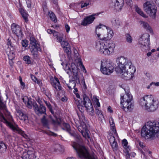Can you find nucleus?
Listing matches in <instances>:
<instances>
[{
  "mask_svg": "<svg viewBox=\"0 0 159 159\" xmlns=\"http://www.w3.org/2000/svg\"><path fill=\"white\" fill-rule=\"evenodd\" d=\"M7 148L6 144L3 142L0 143V152H4L6 151Z\"/></svg>",
  "mask_w": 159,
  "mask_h": 159,
  "instance_id": "nucleus-33",
  "label": "nucleus"
},
{
  "mask_svg": "<svg viewBox=\"0 0 159 159\" xmlns=\"http://www.w3.org/2000/svg\"><path fill=\"white\" fill-rule=\"evenodd\" d=\"M141 136L146 139H154L159 136V122L149 121L146 123L141 131Z\"/></svg>",
  "mask_w": 159,
  "mask_h": 159,
  "instance_id": "nucleus-3",
  "label": "nucleus"
},
{
  "mask_svg": "<svg viewBox=\"0 0 159 159\" xmlns=\"http://www.w3.org/2000/svg\"><path fill=\"white\" fill-rule=\"evenodd\" d=\"M130 151V150H128V151L127 150H124L126 159H131L130 158V156H132V155L129 153Z\"/></svg>",
  "mask_w": 159,
  "mask_h": 159,
  "instance_id": "nucleus-38",
  "label": "nucleus"
},
{
  "mask_svg": "<svg viewBox=\"0 0 159 159\" xmlns=\"http://www.w3.org/2000/svg\"><path fill=\"white\" fill-rule=\"evenodd\" d=\"M124 90L126 93L124 95L121 96V106L125 112L131 111L134 108V105L131 102L132 96L130 93H127L125 89Z\"/></svg>",
  "mask_w": 159,
  "mask_h": 159,
  "instance_id": "nucleus-7",
  "label": "nucleus"
},
{
  "mask_svg": "<svg viewBox=\"0 0 159 159\" xmlns=\"http://www.w3.org/2000/svg\"><path fill=\"white\" fill-rule=\"evenodd\" d=\"M33 106L35 112L37 115L40 116L43 114H46V107L43 105H40L39 107L36 103L34 102Z\"/></svg>",
  "mask_w": 159,
  "mask_h": 159,
  "instance_id": "nucleus-14",
  "label": "nucleus"
},
{
  "mask_svg": "<svg viewBox=\"0 0 159 159\" xmlns=\"http://www.w3.org/2000/svg\"><path fill=\"white\" fill-rule=\"evenodd\" d=\"M93 99L95 102H97V101H99V99H98L97 96H93Z\"/></svg>",
  "mask_w": 159,
  "mask_h": 159,
  "instance_id": "nucleus-61",
  "label": "nucleus"
},
{
  "mask_svg": "<svg viewBox=\"0 0 159 159\" xmlns=\"http://www.w3.org/2000/svg\"><path fill=\"white\" fill-rule=\"evenodd\" d=\"M108 110L110 112H112V111L111 109V107L110 106H109L108 108Z\"/></svg>",
  "mask_w": 159,
  "mask_h": 159,
  "instance_id": "nucleus-62",
  "label": "nucleus"
},
{
  "mask_svg": "<svg viewBox=\"0 0 159 159\" xmlns=\"http://www.w3.org/2000/svg\"><path fill=\"white\" fill-rule=\"evenodd\" d=\"M76 102L78 109L81 112L83 111V108L85 107L87 111L89 112V115L91 116L94 115V111L92 103L90 99L86 95H83V101L78 100V101L76 100Z\"/></svg>",
  "mask_w": 159,
  "mask_h": 159,
  "instance_id": "nucleus-6",
  "label": "nucleus"
},
{
  "mask_svg": "<svg viewBox=\"0 0 159 159\" xmlns=\"http://www.w3.org/2000/svg\"><path fill=\"white\" fill-rule=\"evenodd\" d=\"M54 30H52L51 29H48L47 30V32L49 34H53V33Z\"/></svg>",
  "mask_w": 159,
  "mask_h": 159,
  "instance_id": "nucleus-59",
  "label": "nucleus"
},
{
  "mask_svg": "<svg viewBox=\"0 0 159 159\" xmlns=\"http://www.w3.org/2000/svg\"><path fill=\"white\" fill-rule=\"evenodd\" d=\"M30 49L34 58H36L38 57V52L40 51L41 49L34 38L30 37Z\"/></svg>",
  "mask_w": 159,
  "mask_h": 159,
  "instance_id": "nucleus-9",
  "label": "nucleus"
},
{
  "mask_svg": "<svg viewBox=\"0 0 159 159\" xmlns=\"http://www.w3.org/2000/svg\"><path fill=\"white\" fill-rule=\"evenodd\" d=\"M143 10L147 14L151 16H155L157 11L155 6L150 2H147L143 4Z\"/></svg>",
  "mask_w": 159,
  "mask_h": 159,
  "instance_id": "nucleus-12",
  "label": "nucleus"
},
{
  "mask_svg": "<svg viewBox=\"0 0 159 159\" xmlns=\"http://www.w3.org/2000/svg\"><path fill=\"white\" fill-rule=\"evenodd\" d=\"M7 43L8 47L13 48L14 49H15L16 48L15 46L13 45V44H12L11 42L9 39H8Z\"/></svg>",
  "mask_w": 159,
  "mask_h": 159,
  "instance_id": "nucleus-42",
  "label": "nucleus"
},
{
  "mask_svg": "<svg viewBox=\"0 0 159 159\" xmlns=\"http://www.w3.org/2000/svg\"><path fill=\"white\" fill-rule=\"evenodd\" d=\"M54 148L56 151L58 150L59 151L62 152L64 150V147L62 145L59 144H56L54 146Z\"/></svg>",
  "mask_w": 159,
  "mask_h": 159,
  "instance_id": "nucleus-36",
  "label": "nucleus"
},
{
  "mask_svg": "<svg viewBox=\"0 0 159 159\" xmlns=\"http://www.w3.org/2000/svg\"><path fill=\"white\" fill-rule=\"evenodd\" d=\"M125 41L129 43H131L133 41V38L129 33H126L125 35Z\"/></svg>",
  "mask_w": 159,
  "mask_h": 159,
  "instance_id": "nucleus-27",
  "label": "nucleus"
},
{
  "mask_svg": "<svg viewBox=\"0 0 159 159\" xmlns=\"http://www.w3.org/2000/svg\"><path fill=\"white\" fill-rule=\"evenodd\" d=\"M63 34H61L59 36L56 38L57 41L61 43L62 41V39H63Z\"/></svg>",
  "mask_w": 159,
  "mask_h": 159,
  "instance_id": "nucleus-43",
  "label": "nucleus"
},
{
  "mask_svg": "<svg viewBox=\"0 0 159 159\" xmlns=\"http://www.w3.org/2000/svg\"><path fill=\"white\" fill-rule=\"evenodd\" d=\"M22 45L23 47H26L27 46V44L26 42L25 41L23 40L22 42Z\"/></svg>",
  "mask_w": 159,
  "mask_h": 159,
  "instance_id": "nucleus-54",
  "label": "nucleus"
},
{
  "mask_svg": "<svg viewBox=\"0 0 159 159\" xmlns=\"http://www.w3.org/2000/svg\"><path fill=\"white\" fill-rule=\"evenodd\" d=\"M67 159H76L75 157H69Z\"/></svg>",
  "mask_w": 159,
  "mask_h": 159,
  "instance_id": "nucleus-64",
  "label": "nucleus"
},
{
  "mask_svg": "<svg viewBox=\"0 0 159 159\" xmlns=\"http://www.w3.org/2000/svg\"><path fill=\"white\" fill-rule=\"evenodd\" d=\"M61 44L63 48L69 46L68 42L66 41H63L61 42Z\"/></svg>",
  "mask_w": 159,
  "mask_h": 159,
  "instance_id": "nucleus-41",
  "label": "nucleus"
},
{
  "mask_svg": "<svg viewBox=\"0 0 159 159\" xmlns=\"http://www.w3.org/2000/svg\"><path fill=\"white\" fill-rule=\"evenodd\" d=\"M23 60L26 64H29L31 63V58L28 56L26 55L24 56L23 57Z\"/></svg>",
  "mask_w": 159,
  "mask_h": 159,
  "instance_id": "nucleus-35",
  "label": "nucleus"
},
{
  "mask_svg": "<svg viewBox=\"0 0 159 159\" xmlns=\"http://www.w3.org/2000/svg\"><path fill=\"white\" fill-rule=\"evenodd\" d=\"M80 132L82 134L83 136L86 139H89L91 140V139L90 136V131L87 128L85 125H84L83 129L81 130Z\"/></svg>",
  "mask_w": 159,
  "mask_h": 159,
  "instance_id": "nucleus-20",
  "label": "nucleus"
},
{
  "mask_svg": "<svg viewBox=\"0 0 159 159\" xmlns=\"http://www.w3.org/2000/svg\"><path fill=\"white\" fill-rule=\"evenodd\" d=\"M0 108L3 110H6V106L3 103H2L0 105Z\"/></svg>",
  "mask_w": 159,
  "mask_h": 159,
  "instance_id": "nucleus-51",
  "label": "nucleus"
},
{
  "mask_svg": "<svg viewBox=\"0 0 159 159\" xmlns=\"http://www.w3.org/2000/svg\"><path fill=\"white\" fill-rule=\"evenodd\" d=\"M78 61H79V64L82 66V68L83 69L85 70L84 66L83 65L82 62L81 60L80 59H78Z\"/></svg>",
  "mask_w": 159,
  "mask_h": 159,
  "instance_id": "nucleus-53",
  "label": "nucleus"
},
{
  "mask_svg": "<svg viewBox=\"0 0 159 159\" xmlns=\"http://www.w3.org/2000/svg\"><path fill=\"white\" fill-rule=\"evenodd\" d=\"M73 66H75L74 68L72 67L71 69L68 65H66V67L64 68V70H65L66 73L68 75H70L72 73L73 74L72 80H70L69 83L66 84L69 89H73L75 86V80L76 81L77 80H79L78 77V70L77 68L74 64H71V67H72Z\"/></svg>",
  "mask_w": 159,
  "mask_h": 159,
  "instance_id": "nucleus-8",
  "label": "nucleus"
},
{
  "mask_svg": "<svg viewBox=\"0 0 159 159\" xmlns=\"http://www.w3.org/2000/svg\"><path fill=\"white\" fill-rule=\"evenodd\" d=\"M22 100L28 108L30 109L32 108L33 104L31 100V99L29 98L27 96H25L22 98Z\"/></svg>",
  "mask_w": 159,
  "mask_h": 159,
  "instance_id": "nucleus-23",
  "label": "nucleus"
},
{
  "mask_svg": "<svg viewBox=\"0 0 159 159\" xmlns=\"http://www.w3.org/2000/svg\"><path fill=\"white\" fill-rule=\"evenodd\" d=\"M99 14L96 13L89 16L84 18L82 21L81 25L83 26H87L92 23L95 19V16L98 15Z\"/></svg>",
  "mask_w": 159,
  "mask_h": 159,
  "instance_id": "nucleus-13",
  "label": "nucleus"
},
{
  "mask_svg": "<svg viewBox=\"0 0 159 159\" xmlns=\"http://www.w3.org/2000/svg\"><path fill=\"white\" fill-rule=\"evenodd\" d=\"M37 101L38 102V103L39 104V106H40V105H43V104H42V102L39 98H38L37 99Z\"/></svg>",
  "mask_w": 159,
  "mask_h": 159,
  "instance_id": "nucleus-60",
  "label": "nucleus"
},
{
  "mask_svg": "<svg viewBox=\"0 0 159 159\" xmlns=\"http://www.w3.org/2000/svg\"><path fill=\"white\" fill-rule=\"evenodd\" d=\"M48 15L51 19L55 22L56 21V16L55 14L53 13L51 11H48Z\"/></svg>",
  "mask_w": 159,
  "mask_h": 159,
  "instance_id": "nucleus-34",
  "label": "nucleus"
},
{
  "mask_svg": "<svg viewBox=\"0 0 159 159\" xmlns=\"http://www.w3.org/2000/svg\"><path fill=\"white\" fill-rule=\"evenodd\" d=\"M8 58L9 60H12L15 57V53L14 51H11L10 52V54L8 55Z\"/></svg>",
  "mask_w": 159,
  "mask_h": 159,
  "instance_id": "nucleus-37",
  "label": "nucleus"
},
{
  "mask_svg": "<svg viewBox=\"0 0 159 159\" xmlns=\"http://www.w3.org/2000/svg\"><path fill=\"white\" fill-rule=\"evenodd\" d=\"M64 49L65 52L68 55H69L71 54V50L69 46L65 48H64Z\"/></svg>",
  "mask_w": 159,
  "mask_h": 159,
  "instance_id": "nucleus-40",
  "label": "nucleus"
},
{
  "mask_svg": "<svg viewBox=\"0 0 159 159\" xmlns=\"http://www.w3.org/2000/svg\"><path fill=\"white\" fill-rule=\"evenodd\" d=\"M36 154L37 153L34 151H28L23 153L21 157L22 159H38Z\"/></svg>",
  "mask_w": 159,
  "mask_h": 159,
  "instance_id": "nucleus-15",
  "label": "nucleus"
},
{
  "mask_svg": "<svg viewBox=\"0 0 159 159\" xmlns=\"http://www.w3.org/2000/svg\"><path fill=\"white\" fill-rule=\"evenodd\" d=\"M128 143L126 139H124L123 140L122 144L124 148V150H127L128 151V150H130V148L128 145Z\"/></svg>",
  "mask_w": 159,
  "mask_h": 159,
  "instance_id": "nucleus-30",
  "label": "nucleus"
},
{
  "mask_svg": "<svg viewBox=\"0 0 159 159\" xmlns=\"http://www.w3.org/2000/svg\"><path fill=\"white\" fill-rule=\"evenodd\" d=\"M44 101L48 109L51 108L52 107L50 103L49 102H48L47 101Z\"/></svg>",
  "mask_w": 159,
  "mask_h": 159,
  "instance_id": "nucleus-49",
  "label": "nucleus"
},
{
  "mask_svg": "<svg viewBox=\"0 0 159 159\" xmlns=\"http://www.w3.org/2000/svg\"><path fill=\"white\" fill-rule=\"evenodd\" d=\"M79 119L81 121H82L84 123L86 121V118L84 115L81 113V115L79 116Z\"/></svg>",
  "mask_w": 159,
  "mask_h": 159,
  "instance_id": "nucleus-39",
  "label": "nucleus"
},
{
  "mask_svg": "<svg viewBox=\"0 0 159 159\" xmlns=\"http://www.w3.org/2000/svg\"><path fill=\"white\" fill-rule=\"evenodd\" d=\"M95 32L100 41L96 42V48L105 55H109L113 52L115 45L111 41L108 40L111 38L113 34L109 27L100 24L96 26Z\"/></svg>",
  "mask_w": 159,
  "mask_h": 159,
  "instance_id": "nucleus-1",
  "label": "nucleus"
},
{
  "mask_svg": "<svg viewBox=\"0 0 159 159\" xmlns=\"http://www.w3.org/2000/svg\"><path fill=\"white\" fill-rule=\"evenodd\" d=\"M111 22L113 26L118 28L121 25L120 21L119 19H116L113 20Z\"/></svg>",
  "mask_w": 159,
  "mask_h": 159,
  "instance_id": "nucleus-31",
  "label": "nucleus"
},
{
  "mask_svg": "<svg viewBox=\"0 0 159 159\" xmlns=\"http://www.w3.org/2000/svg\"><path fill=\"white\" fill-rule=\"evenodd\" d=\"M139 103L145 110L149 112H153L158 108L159 102L152 95L144 96L140 99Z\"/></svg>",
  "mask_w": 159,
  "mask_h": 159,
  "instance_id": "nucleus-4",
  "label": "nucleus"
},
{
  "mask_svg": "<svg viewBox=\"0 0 159 159\" xmlns=\"http://www.w3.org/2000/svg\"><path fill=\"white\" fill-rule=\"evenodd\" d=\"M140 24L143 25V28H144L145 29L148 30L149 32L150 33L152 32V29L147 23L143 21H141L140 22Z\"/></svg>",
  "mask_w": 159,
  "mask_h": 159,
  "instance_id": "nucleus-25",
  "label": "nucleus"
},
{
  "mask_svg": "<svg viewBox=\"0 0 159 159\" xmlns=\"http://www.w3.org/2000/svg\"><path fill=\"white\" fill-rule=\"evenodd\" d=\"M49 111L52 114L53 116H50L49 117L52 120V123L54 124H60L61 122V120L59 118H58L56 116H54V113L53 111L52 107L49 109Z\"/></svg>",
  "mask_w": 159,
  "mask_h": 159,
  "instance_id": "nucleus-19",
  "label": "nucleus"
},
{
  "mask_svg": "<svg viewBox=\"0 0 159 159\" xmlns=\"http://www.w3.org/2000/svg\"><path fill=\"white\" fill-rule=\"evenodd\" d=\"M41 122L43 124V125L48 129H49L48 126V121L45 118V116H44L43 118L41 119Z\"/></svg>",
  "mask_w": 159,
  "mask_h": 159,
  "instance_id": "nucleus-32",
  "label": "nucleus"
},
{
  "mask_svg": "<svg viewBox=\"0 0 159 159\" xmlns=\"http://www.w3.org/2000/svg\"><path fill=\"white\" fill-rule=\"evenodd\" d=\"M81 8H83L85 7H86L88 6L89 4V3H84L83 2H81Z\"/></svg>",
  "mask_w": 159,
  "mask_h": 159,
  "instance_id": "nucleus-45",
  "label": "nucleus"
},
{
  "mask_svg": "<svg viewBox=\"0 0 159 159\" xmlns=\"http://www.w3.org/2000/svg\"><path fill=\"white\" fill-rule=\"evenodd\" d=\"M111 129L114 132L116 133V131L115 128L114 122L112 117H111L109 119Z\"/></svg>",
  "mask_w": 159,
  "mask_h": 159,
  "instance_id": "nucleus-28",
  "label": "nucleus"
},
{
  "mask_svg": "<svg viewBox=\"0 0 159 159\" xmlns=\"http://www.w3.org/2000/svg\"><path fill=\"white\" fill-rule=\"evenodd\" d=\"M19 11L22 15V17L25 20V22L28 21V15L24 9L22 8H20Z\"/></svg>",
  "mask_w": 159,
  "mask_h": 159,
  "instance_id": "nucleus-24",
  "label": "nucleus"
},
{
  "mask_svg": "<svg viewBox=\"0 0 159 159\" xmlns=\"http://www.w3.org/2000/svg\"><path fill=\"white\" fill-rule=\"evenodd\" d=\"M50 80L51 84L56 90H61L62 87L61 86L60 82L57 78L55 77L54 78H51Z\"/></svg>",
  "mask_w": 159,
  "mask_h": 159,
  "instance_id": "nucleus-16",
  "label": "nucleus"
},
{
  "mask_svg": "<svg viewBox=\"0 0 159 159\" xmlns=\"http://www.w3.org/2000/svg\"><path fill=\"white\" fill-rule=\"evenodd\" d=\"M111 3L116 10L121 9L124 5L123 0H111Z\"/></svg>",
  "mask_w": 159,
  "mask_h": 159,
  "instance_id": "nucleus-18",
  "label": "nucleus"
},
{
  "mask_svg": "<svg viewBox=\"0 0 159 159\" xmlns=\"http://www.w3.org/2000/svg\"><path fill=\"white\" fill-rule=\"evenodd\" d=\"M65 27L66 32L68 33L70 30L69 26L67 24H66L65 25Z\"/></svg>",
  "mask_w": 159,
  "mask_h": 159,
  "instance_id": "nucleus-56",
  "label": "nucleus"
},
{
  "mask_svg": "<svg viewBox=\"0 0 159 159\" xmlns=\"http://www.w3.org/2000/svg\"><path fill=\"white\" fill-rule=\"evenodd\" d=\"M31 77L32 80L34 81L36 83V81H38L37 80V79L34 75H31Z\"/></svg>",
  "mask_w": 159,
  "mask_h": 159,
  "instance_id": "nucleus-50",
  "label": "nucleus"
},
{
  "mask_svg": "<svg viewBox=\"0 0 159 159\" xmlns=\"http://www.w3.org/2000/svg\"><path fill=\"white\" fill-rule=\"evenodd\" d=\"M152 84H154L156 86H159V82L155 83V82H152L150 83V85H152Z\"/></svg>",
  "mask_w": 159,
  "mask_h": 159,
  "instance_id": "nucleus-55",
  "label": "nucleus"
},
{
  "mask_svg": "<svg viewBox=\"0 0 159 159\" xmlns=\"http://www.w3.org/2000/svg\"><path fill=\"white\" fill-rule=\"evenodd\" d=\"M78 61H79V64L82 66V68L83 69L85 70L84 66L83 65L82 62L81 60L80 59H78Z\"/></svg>",
  "mask_w": 159,
  "mask_h": 159,
  "instance_id": "nucleus-52",
  "label": "nucleus"
},
{
  "mask_svg": "<svg viewBox=\"0 0 159 159\" xmlns=\"http://www.w3.org/2000/svg\"><path fill=\"white\" fill-rule=\"evenodd\" d=\"M134 8L136 11L140 16L145 17L147 18L148 16L145 14L137 6L135 5Z\"/></svg>",
  "mask_w": 159,
  "mask_h": 159,
  "instance_id": "nucleus-26",
  "label": "nucleus"
},
{
  "mask_svg": "<svg viewBox=\"0 0 159 159\" xmlns=\"http://www.w3.org/2000/svg\"><path fill=\"white\" fill-rule=\"evenodd\" d=\"M143 142H139V146L142 148H143L145 147V145H143Z\"/></svg>",
  "mask_w": 159,
  "mask_h": 159,
  "instance_id": "nucleus-57",
  "label": "nucleus"
},
{
  "mask_svg": "<svg viewBox=\"0 0 159 159\" xmlns=\"http://www.w3.org/2000/svg\"><path fill=\"white\" fill-rule=\"evenodd\" d=\"M81 158H85V159H96L95 156H79Z\"/></svg>",
  "mask_w": 159,
  "mask_h": 159,
  "instance_id": "nucleus-44",
  "label": "nucleus"
},
{
  "mask_svg": "<svg viewBox=\"0 0 159 159\" xmlns=\"http://www.w3.org/2000/svg\"><path fill=\"white\" fill-rule=\"evenodd\" d=\"M62 129L66 130L71 136H74L75 133L71 129L70 125L67 123H64L62 124Z\"/></svg>",
  "mask_w": 159,
  "mask_h": 159,
  "instance_id": "nucleus-22",
  "label": "nucleus"
},
{
  "mask_svg": "<svg viewBox=\"0 0 159 159\" xmlns=\"http://www.w3.org/2000/svg\"><path fill=\"white\" fill-rule=\"evenodd\" d=\"M60 34L61 33H60L57 32H56L55 30H54L53 33V36L54 37H55L56 38H57Z\"/></svg>",
  "mask_w": 159,
  "mask_h": 159,
  "instance_id": "nucleus-47",
  "label": "nucleus"
},
{
  "mask_svg": "<svg viewBox=\"0 0 159 159\" xmlns=\"http://www.w3.org/2000/svg\"><path fill=\"white\" fill-rule=\"evenodd\" d=\"M109 140L114 151H116L118 148V146L115 137H111Z\"/></svg>",
  "mask_w": 159,
  "mask_h": 159,
  "instance_id": "nucleus-21",
  "label": "nucleus"
},
{
  "mask_svg": "<svg viewBox=\"0 0 159 159\" xmlns=\"http://www.w3.org/2000/svg\"><path fill=\"white\" fill-rule=\"evenodd\" d=\"M12 32L17 37H21L22 33L20 27L18 25L13 23L11 26Z\"/></svg>",
  "mask_w": 159,
  "mask_h": 159,
  "instance_id": "nucleus-17",
  "label": "nucleus"
},
{
  "mask_svg": "<svg viewBox=\"0 0 159 159\" xmlns=\"http://www.w3.org/2000/svg\"><path fill=\"white\" fill-rule=\"evenodd\" d=\"M96 114L98 116L99 120L102 121L104 119V116L102 111L98 109H96Z\"/></svg>",
  "mask_w": 159,
  "mask_h": 159,
  "instance_id": "nucleus-29",
  "label": "nucleus"
},
{
  "mask_svg": "<svg viewBox=\"0 0 159 159\" xmlns=\"http://www.w3.org/2000/svg\"><path fill=\"white\" fill-rule=\"evenodd\" d=\"M0 120L5 123L7 126L13 131L20 134L24 137L26 135L24 132L20 129L15 123L12 116L9 112H7V114H6V117H5L0 112Z\"/></svg>",
  "mask_w": 159,
  "mask_h": 159,
  "instance_id": "nucleus-5",
  "label": "nucleus"
},
{
  "mask_svg": "<svg viewBox=\"0 0 159 159\" xmlns=\"http://www.w3.org/2000/svg\"><path fill=\"white\" fill-rule=\"evenodd\" d=\"M28 119V117L27 115L26 114H24L23 116V117H21L20 118V119L22 120H23L24 121H25L26 120H27Z\"/></svg>",
  "mask_w": 159,
  "mask_h": 159,
  "instance_id": "nucleus-48",
  "label": "nucleus"
},
{
  "mask_svg": "<svg viewBox=\"0 0 159 159\" xmlns=\"http://www.w3.org/2000/svg\"><path fill=\"white\" fill-rule=\"evenodd\" d=\"M114 67L109 61L103 60L101 62V70L104 74L109 75L113 72Z\"/></svg>",
  "mask_w": 159,
  "mask_h": 159,
  "instance_id": "nucleus-11",
  "label": "nucleus"
},
{
  "mask_svg": "<svg viewBox=\"0 0 159 159\" xmlns=\"http://www.w3.org/2000/svg\"><path fill=\"white\" fill-rule=\"evenodd\" d=\"M96 102V104L97 106L98 107H100V104L99 102V101Z\"/></svg>",
  "mask_w": 159,
  "mask_h": 159,
  "instance_id": "nucleus-63",
  "label": "nucleus"
},
{
  "mask_svg": "<svg viewBox=\"0 0 159 159\" xmlns=\"http://www.w3.org/2000/svg\"><path fill=\"white\" fill-rule=\"evenodd\" d=\"M20 84H21V87L22 89H24L25 87V85L24 83L23 82H22L21 83H20Z\"/></svg>",
  "mask_w": 159,
  "mask_h": 159,
  "instance_id": "nucleus-58",
  "label": "nucleus"
},
{
  "mask_svg": "<svg viewBox=\"0 0 159 159\" xmlns=\"http://www.w3.org/2000/svg\"><path fill=\"white\" fill-rule=\"evenodd\" d=\"M116 61L120 69L119 73L121 74V77L126 80L131 78L136 69L131 61L124 57L118 58Z\"/></svg>",
  "mask_w": 159,
  "mask_h": 159,
  "instance_id": "nucleus-2",
  "label": "nucleus"
},
{
  "mask_svg": "<svg viewBox=\"0 0 159 159\" xmlns=\"http://www.w3.org/2000/svg\"><path fill=\"white\" fill-rule=\"evenodd\" d=\"M45 133L46 134H47L48 135H51L53 136H56L57 134H56L53 133V132H51V131H46Z\"/></svg>",
  "mask_w": 159,
  "mask_h": 159,
  "instance_id": "nucleus-46",
  "label": "nucleus"
},
{
  "mask_svg": "<svg viewBox=\"0 0 159 159\" xmlns=\"http://www.w3.org/2000/svg\"><path fill=\"white\" fill-rule=\"evenodd\" d=\"M149 37L148 34L145 33L139 39V43L143 48L144 51H149L150 49Z\"/></svg>",
  "mask_w": 159,
  "mask_h": 159,
  "instance_id": "nucleus-10",
  "label": "nucleus"
}]
</instances>
